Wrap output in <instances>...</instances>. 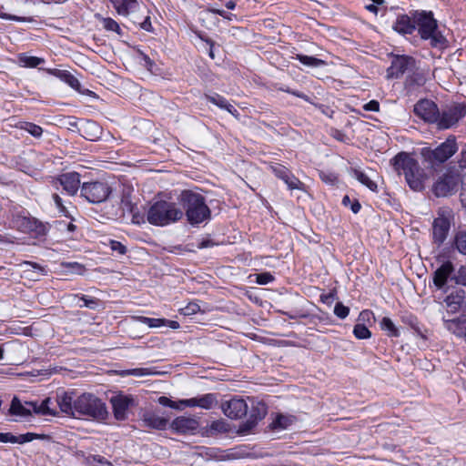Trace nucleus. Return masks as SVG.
Wrapping results in <instances>:
<instances>
[{"label":"nucleus","mask_w":466,"mask_h":466,"mask_svg":"<svg viewBox=\"0 0 466 466\" xmlns=\"http://www.w3.org/2000/svg\"><path fill=\"white\" fill-rule=\"evenodd\" d=\"M56 403L63 413L76 419L102 421L108 415L106 403L89 392L75 396L74 392L63 391L57 394Z\"/></svg>","instance_id":"f257e3e1"},{"label":"nucleus","mask_w":466,"mask_h":466,"mask_svg":"<svg viewBox=\"0 0 466 466\" xmlns=\"http://www.w3.org/2000/svg\"><path fill=\"white\" fill-rule=\"evenodd\" d=\"M391 163L399 175H404L411 190L420 192L425 188L429 177L415 158L406 152H400L391 159Z\"/></svg>","instance_id":"f03ea898"},{"label":"nucleus","mask_w":466,"mask_h":466,"mask_svg":"<svg viewBox=\"0 0 466 466\" xmlns=\"http://www.w3.org/2000/svg\"><path fill=\"white\" fill-rule=\"evenodd\" d=\"M411 15L415 21V29H418L422 40H429L433 48L443 50L448 47V40L438 29L437 20L431 11H414Z\"/></svg>","instance_id":"7ed1b4c3"},{"label":"nucleus","mask_w":466,"mask_h":466,"mask_svg":"<svg viewBox=\"0 0 466 466\" xmlns=\"http://www.w3.org/2000/svg\"><path fill=\"white\" fill-rule=\"evenodd\" d=\"M178 199L188 223L192 226L198 225L210 218L211 211L201 194L192 190H183Z\"/></svg>","instance_id":"20e7f679"},{"label":"nucleus","mask_w":466,"mask_h":466,"mask_svg":"<svg viewBox=\"0 0 466 466\" xmlns=\"http://www.w3.org/2000/svg\"><path fill=\"white\" fill-rule=\"evenodd\" d=\"M184 212L176 203L157 201L147 213V221L154 226H167L182 218Z\"/></svg>","instance_id":"39448f33"},{"label":"nucleus","mask_w":466,"mask_h":466,"mask_svg":"<svg viewBox=\"0 0 466 466\" xmlns=\"http://www.w3.org/2000/svg\"><path fill=\"white\" fill-rule=\"evenodd\" d=\"M458 150L456 137L449 136L444 142L434 149L425 147L421 149V157L430 166L435 167L446 162Z\"/></svg>","instance_id":"423d86ee"},{"label":"nucleus","mask_w":466,"mask_h":466,"mask_svg":"<svg viewBox=\"0 0 466 466\" xmlns=\"http://www.w3.org/2000/svg\"><path fill=\"white\" fill-rule=\"evenodd\" d=\"M111 193V187L106 181L84 182L80 187V196L92 204L105 202Z\"/></svg>","instance_id":"0eeeda50"},{"label":"nucleus","mask_w":466,"mask_h":466,"mask_svg":"<svg viewBox=\"0 0 466 466\" xmlns=\"http://www.w3.org/2000/svg\"><path fill=\"white\" fill-rule=\"evenodd\" d=\"M466 115V104L454 103L449 107L438 112L437 121L434 123L438 129H449L455 126Z\"/></svg>","instance_id":"6e6552de"},{"label":"nucleus","mask_w":466,"mask_h":466,"mask_svg":"<svg viewBox=\"0 0 466 466\" xmlns=\"http://www.w3.org/2000/svg\"><path fill=\"white\" fill-rule=\"evenodd\" d=\"M17 225L22 232L27 233L37 239H44L51 228L49 223L43 222L34 217H19Z\"/></svg>","instance_id":"1a4fd4ad"},{"label":"nucleus","mask_w":466,"mask_h":466,"mask_svg":"<svg viewBox=\"0 0 466 466\" xmlns=\"http://www.w3.org/2000/svg\"><path fill=\"white\" fill-rule=\"evenodd\" d=\"M459 177L452 172L441 176L432 186V192L438 198L447 197L456 191Z\"/></svg>","instance_id":"9d476101"},{"label":"nucleus","mask_w":466,"mask_h":466,"mask_svg":"<svg viewBox=\"0 0 466 466\" xmlns=\"http://www.w3.org/2000/svg\"><path fill=\"white\" fill-rule=\"evenodd\" d=\"M413 112L425 123L434 124L437 121L439 107L434 101L424 98L414 105Z\"/></svg>","instance_id":"9b49d317"},{"label":"nucleus","mask_w":466,"mask_h":466,"mask_svg":"<svg viewBox=\"0 0 466 466\" xmlns=\"http://www.w3.org/2000/svg\"><path fill=\"white\" fill-rule=\"evenodd\" d=\"M415 65V59L410 56L396 55L392 56L390 66L387 70L388 77L399 78Z\"/></svg>","instance_id":"f8f14e48"},{"label":"nucleus","mask_w":466,"mask_h":466,"mask_svg":"<svg viewBox=\"0 0 466 466\" xmlns=\"http://www.w3.org/2000/svg\"><path fill=\"white\" fill-rule=\"evenodd\" d=\"M110 402L113 408L114 417L117 420H125L127 417V410L135 405V400L131 395L117 394L111 397Z\"/></svg>","instance_id":"ddd939ff"},{"label":"nucleus","mask_w":466,"mask_h":466,"mask_svg":"<svg viewBox=\"0 0 466 466\" xmlns=\"http://www.w3.org/2000/svg\"><path fill=\"white\" fill-rule=\"evenodd\" d=\"M223 413L231 420H238L248 412V404L243 399L232 398L221 405Z\"/></svg>","instance_id":"4468645a"},{"label":"nucleus","mask_w":466,"mask_h":466,"mask_svg":"<svg viewBox=\"0 0 466 466\" xmlns=\"http://www.w3.org/2000/svg\"><path fill=\"white\" fill-rule=\"evenodd\" d=\"M198 426V420L193 416H179L170 424L172 431L179 434H195Z\"/></svg>","instance_id":"2eb2a0df"},{"label":"nucleus","mask_w":466,"mask_h":466,"mask_svg":"<svg viewBox=\"0 0 466 466\" xmlns=\"http://www.w3.org/2000/svg\"><path fill=\"white\" fill-rule=\"evenodd\" d=\"M56 183L69 196H75L81 187L80 175L77 172L64 173L56 178Z\"/></svg>","instance_id":"dca6fc26"},{"label":"nucleus","mask_w":466,"mask_h":466,"mask_svg":"<svg viewBox=\"0 0 466 466\" xmlns=\"http://www.w3.org/2000/svg\"><path fill=\"white\" fill-rule=\"evenodd\" d=\"M180 404L184 407H198L209 410L218 404V398L214 393H207L191 399L180 400Z\"/></svg>","instance_id":"f3484780"},{"label":"nucleus","mask_w":466,"mask_h":466,"mask_svg":"<svg viewBox=\"0 0 466 466\" xmlns=\"http://www.w3.org/2000/svg\"><path fill=\"white\" fill-rule=\"evenodd\" d=\"M454 271L453 264L451 261L442 263L433 273V283L439 289H442L448 282V279Z\"/></svg>","instance_id":"a211bd4d"},{"label":"nucleus","mask_w":466,"mask_h":466,"mask_svg":"<svg viewBox=\"0 0 466 466\" xmlns=\"http://www.w3.org/2000/svg\"><path fill=\"white\" fill-rule=\"evenodd\" d=\"M450 230V221L444 217H439L434 219L432 226V234L434 241L439 245L442 244L447 238Z\"/></svg>","instance_id":"6ab92c4d"},{"label":"nucleus","mask_w":466,"mask_h":466,"mask_svg":"<svg viewBox=\"0 0 466 466\" xmlns=\"http://www.w3.org/2000/svg\"><path fill=\"white\" fill-rule=\"evenodd\" d=\"M392 28L400 35H411L415 31V21L410 15L403 14L397 16Z\"/></svg>","instance_id":"aec40b11"},{"label":"nucleus","mask_w":466,"mask_h":466,"mask_svg":"<svg viewBox=\"0 0 466 466\" xmlns=\"http://www.w3.org/2000/svg\"><path fill=\"white\" fill-rule=\"evenodd\" d=\"M49 75L54 76L57 78H59L61 81L67 84L70 87L75 89L76 91L81 92L80 87L81 84L78 81V79L73 76L69 71L67 70H61L57 68H47L45 69Z\"/></svg>","instance_id":"412c9836"},{"label":"nucleus","mask_w":466,"mask_h":466,"mask_svg":"<svg viewBox=\"0 0 466 466\" xmlns=\"http://www.w3.org/2000/svg\"><path fill=\"white\" fill-rule=\"evenodd\" d=\"M116 14L121 16H127L131 13H135L138 7L139 4L137 0H108Z\"/></svg>","instance_id":"4be33fe9"},{"label":"nucleus","mask_w":466,"mask_h":466,"mask_svg":"<svg viewBox=\"0 0 466 466\" xmlns=\"http://www.w3.org/2000/svg\"><path fill=\"white\" fill-rule=\"evenodd\" d=\"M445 328L458 338L466 339V318L444 320Z\"/></svg>","instance_id":"5701e85b"},{"label":"nucleus","mask_w":466,"mask_h":466,"mask_svg":"<svg viewBox=\"0 0 466 466\" xmlns=\"http://www.w3.org/2000/svg\"><path fill=\"white\" fill-rule=\"evenodd\" d=\"M201 456L206 460H213L216 461H226L235 459L233 453L228 451H222L218 448H205L201 452Z\"/></svg>","instance_id":"b1692460"},{"label":"nucleus","mask_w":466,"mask_h":466,"mask_svg":"<svg viewBox=\"0 0 466 466\" xmlns=\"http://www.w3.org/2000/svg\"><path fill=\"white\" fill-rule=\"evenodd\" d=\"M464 300L465 291L459 289L448 295L445 299V303L451 312H457L462 307Z\"/></svg>","instance_id":"393cba45"},{"label":"nucleus","mask_w":466,"mask_h":466,"mask_svg":"<svg viewBox=\"0 0 466 466\" xmlns=\"http://www.w3.org/2000/svg\"><path fill=\"white\" fill-rule=\"evenodd\" d=\"M205 97L208 102L216 105L221 109L227 110L231 115L236 116L238 115V110L231 104H229L228 101L224 96H220L219 94L214 93L212 95H205Z\"/></svg>","instance_id":"a878e982"},{"label":"nucleus","mask_w":466,"mask_h":466,"mask_svg":"<svg viewBox=\"0 0 466 466\" xmlns=\"http://www.w3.org/2000/svg\"><path fill=\"white\" fill-rule=\"evenodd\" d=\"M427 79L424 73L420 71L412 72L405 80V88L413 91L425 85Z\"/></svg>","instance_id":"bb28decb"},{"label":"nucleus","mask_w":466,"mask_h":466,"mask_svg":"<svg viewBox=\"0 0 466 466\" xmlns=\"http://www.w3.org/2000/svg\"><path fill=\"white\" fill-rule=\"evenodd\" d=\"M52 401L49 398L44 400L40 404L37 402H26V405L29 406L33 411L36 414L41 415H56V412L53 407H51Z\"/></svg>","instance_id":"cd10ccee"},{"label":"nucleus","mask_w":466,"mask_h":466,"mask_svg":"<svg viewBox=\"0 0 466 466\" xmlns=\"http://www.w3.org/2000/svg\"><path fill=\"white\" fill-rule=\"evenodd\" d=\"M83 137L90 141H95L99 138L101 135V127L99 125L92 120H87L82 126Z\"/></svg>","instance_id":"c85d7f7f"},{"label":"nucleus","mask_w":466,"mask_h":466,"mask_svg":"<svg viewBox=\"0 0 466 466\" xmlns=\"http://www.w3.org/2000/svg\"><path fill=\"white\" fill-rule=\"evenodd\" d=\"M143 420L147 427L156 430H165L168 423L167 419L154 413L145 414Z\"/></svg>","instance_id":"c756f323"},{"label":"nucleus","mask_w":466,"mask_h":466,"mask_svg":"<svg viewBox=\"0 0 466 466\" xmlns=\"http://www.w3.org/2000/svg\"><path fill=\"white\" fill-rule=\"evenodd\" d=\"M267 415V407L263 403H257L253 406L249 412L248 423L257 424L258 421L261 420Z\"/></svg>","instance_id":"7c9ffc66"},{"label":"nucleus","mask_w":466,"mask_h":466,"mask_svg":"<svg viewBox=\"0 0 466 466\" xmlns=\"http://www.w3.org/2000/svg\"><path fill=\"white\" fill-rule=\"evenodd\" d=\"M9 413L11 415H15V416H20V417H28L31 415V410L23 406L17 397H14L11 401Z\"/></svg>","instance_id":"2f4dec72"},{"label":"nucleus","mask_w":466,"mask_h":466,"mask_svg":"<svg viewBox=\"0 0 466 466\" xmlns=\"http://www.w3.org/2000/svg\"><path fill=\"white\" fill-rule=\"evenodd\" d=\"M22 265L26 267L25 272L31 273V275L29 276L31 279L37 280L40 277L46 275L45 268L35 262L24 261Z\"/></svg>","instance_id":"473e14b6"},{"label":"nucleus","mask_w":466,"mask_h":466,"mask_svg":"<svg viewBox=\"0 0 466 466\" xmlns=\"http://www.w3.org/2000/svg\"><path fill=\"white\" fill-rule=\"evenodd\" d=\"M401 321L410 326L419 336L424 338L423 331L416 316L411 313L405 312L401 315Z\"/></svg>","instance_id":"72a5a7b5"},{"label":"nucleus","mask_w":466,"mask_h":466,"mask_svg":"<svg viewBox=\"0 0 466 466\" xmlns=\"http://www.w3.org/2000/svg\"><path fill=\"white\" fill-rule=\"evenodd\" d=\"M380 329L386 332L389 337H400V330L389 317H383L380 322Z\"/></svg>","instance_id":"f704fd0d"},{"label":"nucleus","mask_w":466,"mask_h":466,"mask_svg":"<svg viewBox=\"0 0 466 466\" xmlns=\"http://www.w3.org/2000/svg\"><path fill=\"white\" fill-rule=\"evenodd\" d=\"M294 58L299 60L302 65L309 67H319L327 65L325 60L302 54H297Z\"/></svg>","instance_id":"c9c22d12"},{"label":"nucleus","mask_w":466,"mask_h":466,"mask_svg":"<svg viewBox=\"0 0 466 466\" xmlns=\"http://www.w3.org/2000/svg\"><path fill=\"white\" fill-rule=\"evenodd\" d=\"M18 62L25 67L35 68L45 62L44 58L27 56L26 54H20L18 56Z\"/></svg>","instance_id":"e433bc0d"},{"label":"nucleus","mask_w":466,"mask_h":466,"mask_svg":"<svg viewBox=\"0 0 466 466\" xmlns=\"http://www.w3.org/2000/svg\"><path fill=\"white\" fill-rule=\"evenodd\" d=\"M353 172L356 179H358L362 185L366 186L369 189H370L373 192L378 191L377 184L373 180H371L367 174L358 169H354Z\"/></svg>","instance_id":"4c0bfd02"},{"label":"nucleus","mask_w":466,"mask_h":466,"mask_svg":"<svg viewBox=\"0 0 466 466\" xmlns=\"http://www.w3.org/2000/svg\"><path fill=\"white\" fill-rule=\"evenodd\" d=\"M96 17L100 19L103 27L106 31L116 32L117 35H122L123 32L116 20L111 17H102L99 15H97Z\"/></svg>","instance_id":"58836bf2"},{"label":"nucleus","mask_w":466,"mask_h":466,"mask_svg":"<svg viewBox=\"0 0 466 466\" xmlns=\"http://www.w3.org/2000/svg\"><path fill=\"white\" fill-rule=\"evenodd\" d=\"M228 431H229V426L223 420H218L212 421L209 424L208 429V432L211 435L214 433H225V432H228Z\"/></svg>","instance_id":"ea45409f"},{"label":"nucleus","mask_w":466,"mask_h":466,"mask_svg":"<svg viewBox=\"0 0 466 466\" xmlns=\"http://www.w3.org/2000/svg\"><path fill=\"white\" fill-rule=\"evenodd\" d=\"M12 443L23 444L25 442L33 441L35 440L44 439V435L36 434L34 432H27L19 436L12 435Z\"/></svg>","instance_id":"a19ab883"},{"label":"nucleus","mask_w":466,"mask_h":466,"mask_svg":"<svg viewBox=\"0 0 466 466\" xmlns=\"http://www.w3.org/2000/svg\"><path fill=\"white\" fill-rule=\"evenodd\" d=\"M137 320H138L140 323L145 324L148 326L149 328H159L166 325L167 319H155V318H148L145 316H138L136 317Z\"/></svg>","instance_id":"79ce46f5"},{"label":"nucleus","mask_w":466,"mask_h":466,"mask_svg":"<svg viewBox=\"0 0 466 466\" xmlns=\"http://www.w3.org/2000/svg\"><path fill=\"white\" fill-rule=\"evenodd\" d=\"M281 180L284 181V183L288 186L289 189H298V190H303L304 189V184L296 177L291 172H289L285 178H282Z\"/></svg>","instance_id":"37998d69"},{"label":"nucleus","mask_w":466,"mask_h":466,"mask_svg":"<svg viewBox=\"0 0 466 466\" xmlns=\"http://www.w3.org/2000/svg\"><path fill=\"white\" fill-rule=\"evenodd\" d=\"M20 127L35 138H39L43 135V128L40 126L31 122H24L21 124Z\"/></svg>","instance_id":"c03bdc74"},{"label":"nucleus","mask_w":466,"mask_h":466,"mask_svg":"<svg viewBox=\"0 0 466 466\" xmlns=\"http://www.w3.org/2000/svg\"><path fill=\"white\" fill-rule=\"evenodd\" d=\"M61 267L66 271L75 273L77 275H82L86 268L84 265L78 263V262H62Z\"/></svg>","instance_id":"a18cd8bd"},{"label":"nucleus","mask_w":466,"mask_h":466,"mask_svg":"<svg viewBox=\"0 0 466 466\" xmlns=\"http://www.w3.org/2000/svg\"><path fill=\"white\" fill-rule=\"evenodd\" d=\"M353 334L359 339H366L371 337L370 330L363 323H358L354 326Z\"/></svg>","instance_id":"49530a36"},{"label":"nucleus","mask_w":466,"mask_h":466,"mask_svg":"<svg viewBox=\"0 0 466 466\" xmlns=\"http://www.w3.org/2000/svg\"><path fill=\"white\" fill-rule=\"evenodd\" d=\"M158 372L154 371L150 368H136L131 370H127L123 371V374L125 375H132L137 377H142V376H147V375H153L157 374Z\"/></svg>","instance_id":"de8ad7c7"},{"label":"nucleus","mask_w":466,"mask_h":466,"mask_svg":"<svg viewBox=\"0 0 466 466\" xmlns=\"http://www.w3.org/2000/svg\"><path fill=\"white\" fill-rule=\"evenodd\" d=\"M454 245L461 254L466 255V232L462 231L456 234Z\"/></svg>","instance_id":"09e8293b"},{"label":"nucleus","mask_w":466,"mask_h":466,"mask_svg":"<svg viewBox=\"0 0 466 466\" xmlns=\"http://www.w3.org/2000/svg\"><path fill=\"white\" fill-rule=\"evenodd\" d=\"M269 168L272 173L279 179L285 178V177H287V175L290 172L288 167L279 163L270 165Z\"/></svg>","instance_id":"8fccbe9b"},{"label":"nucleus","mask_w":466,"mask_h":466,"mask_svg":"<svg viewBox=\"0 0 466 466\" xmlns=\"http://www.w3.org/2000/svg\"><path fill=\"white\" fill-rule=\"evenodd\" d=\"M76 298L79 299L84 302L83 305H79L80 307H86L91 309H95L98 305V299L95 298H89L86 295H75Z\"/></svg>","instance_id":"3c124183"},{"label":"nucleus","mask_w":466,"mask_h":466,"mask_svg":"<svg viewBox=\"0 0 466 466\" xmlns=\"http://www.w3.org/2000/svg\"><path fill=\"white\" fill-rule=\"evenodd\" d=\"M158 402H159V404H161L165 407H169V408L175 409V410H181V409L185 408L183 405L180 404V400L178 402H176L165 396L160 397L158 399Z\"/></svg>","instance_id":"603ef678"},{"label":"nucleus","mask_w":466,"mask_h":466,"mask_svg":"<svg viewBox=\"0 0 466 466\" xmlns=\"http://www.w3.org/2000/svg\"><path fill=\"white\" fill-rule=\"evenodd\" d=\"M350 313V309L341 302H338L334 308V314L340 319H344Z\"/></svg>","instance_id":"864d4df0"},{"label":"nucleus","mask_w":466,"mask_h":466,"mask_svg":"<svg viewBox=\"0 0 466 466\" xmlns=\"http://www.w3.org/2000/svg\"><path fill=\"white\" fill-rule=\"evenodd\" d=\"M274 280V277L269 272H263L256 275V282L259 285H266Z\"/></svg>","instance_id":"5fc2aeb1"},{"label":"nucleus","mask_w":466,"mask_h":466,"mask_svg":"<svg viewBox=\"0 0 466 466\" xmlns=\"http://www.w3.org/2000/svg\"><path fill=\"white\" fill-rule=\"evenodd\" d=\"M200 311V306L195 302H189L183 309L184 315H193Z\"/></svg>","instance_id":"6e6d98bb"},{"label":"nucleus","mask_w":466,"mask_h":466,"mask_svg":"<svg viewBox=\"0 0 466 466\" xmlns=\"http://www.w3.org/2000/svg\"><path fill=\"white\" fill-rule=\"evenodd\" d=\"M110 248L112 250L116 251L117 253L124 255L127 252V247L123 245L121 242L116 240L110 241Z\"/></svg>","instance_id":"4d7b16f0"},{"label":"nucleus","mask_w":466,"mask_h":466,"mask_svg":"<svg viewBox=\"0 0 466 466\" xmlns=\"http://www.w3.org/2000/svg\"><path fill=\"white\" fill-rule=\"evenodd\" d=\"M272 424L274 428L285 429L288 426V419L283 415H279Z\"/></svg>","instance_id":"13d9d810"},{"label":"nucleus","mask_w":466,"mask_h":466,"mask_svg":"<svg viewBox=\"0 0 466 466\" xmlns=\"http://www.w3.org/2000/svg\"><path fill=\"white\" fill-rule=\"evenodd\" d=\"M456 282L459 284L466 285V267L461 266L458 270V275L455 278Z\"/></svg>","instance_id":"bf43d9fd"},{"label":"nucleus","mask_w":466,"mask_h":466,"mask_svg":"<svg viewBox=\"0 0 466 466\" xmlns=\"http://www.w3.org/2000/svg\"><path fill=\"white\" fill-rule=\"evenodd\" d=\"M365 111L378 112L380 110V103L377 100H370L363 106Z\"/></svg>","instance_id":"052dcab7"},{"label":"nucleus","mask_w":466,"mask_h":466,"mask_svg":"<svg viewBox=\"0 0 466 466\" xmlns=\"http://www.w3.org/2000/svg\"><path fill=\"white\" fill-rule=\"evenodd\" d=\"M334 299H335V295L332 293L322 294L320 296V300L326 304H331L334 301Z\"/></svg>","instance_id":"680f3d73"},{"label":"nucleus","mask_w":466,"mask_h":466,"mask_svg":"<svg viewBox=\"0 0 466 466\" xmlns=\"http://www.w3.org/2000/svg\"><path fill=\"white\" fill-rule=\"evenodd\" d=\"M371 316H373L372 311L368 310V309L362 310L359 315V320L363 321V322L366 320H370Z\"/></svg>","instance_id":"e2e57ef3"},{"label":"nucleus","mask_w":466,"mask_h":466,"mask_svg":"<svg viewBox=\"0 0 466 466\" xmlns=\"http://www.w3.org/2000/svg\"><path fill=\"white\" fill-rule=\"evenodd\" d=\"M459 166L461 168H466V145L461 149V158L459 159Z\"/></svg>","instance_id":"0e129e2a"},{"label":"nucleus","mask_w":466,"mask_h":466,"mask_svg":"<svg viewBox=\"0 0 466 466\" xmlns=\"http://www.w3.org/2000/svg\"><path fill=\"white\" fill-rule=\"evenodd\" d=\"M12 433L10 432H0V442H3V443H7V442H10L12 443Z\"/></svg>","instance_id":"69168bd1"},{"label":"nucleus","mask_w":466,"mask_h":466,"mask_svg":"<svg viewBox=\"0 0 466 466\" xmlns=\"http://www.w3.org/2000/svg\"><path fill=\"white\" fill-rule=\"evenodd\" d=\"M141 28L146 30V31H152V25H151V21H150V17L149 16H147L145 18V20L141 23L140 25Z\"/></svg>","instance_id":"338daca9"},{"label":"nucleus","mask_w":466,"mask_h":466,"mask_svg":"<svg viewBox=\"0 0 466 466\" xmlns=\"http://www.w3.org/2000/svg\"><path fill=\"white\" fill-rule=\"evenodd\" d=\"M141 56H142V59H143V61L145 63L144 64L145 66H147L148 69H151V67L154 65V62L150 59V57L147 55H146L144 53L141 54Z\"/></svg>","instance_id":"774afa93"}]
</instances>
